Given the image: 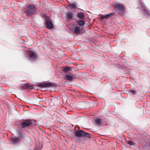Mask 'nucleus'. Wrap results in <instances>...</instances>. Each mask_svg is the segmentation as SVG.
<instances>
[{
  "instance_id": "6ab92c4d",
  "label": "nucleus",
  "mask_w": 150,
  "mask_h": 150,
  "mask_svg": "<svg viewBox=\"0 0 150 150\" xmlns=\"http://www.w3.org/2000/svg\"><path fill=\"white\" fill-rule=\"evenodd\" d=\"M129 92L133 95H136L137 93L136 92L132 90H129Z\"/></svg>"
},
{
  "instance_id": "4468645a",
  "label": "nucleus",
  "mask_w": 150,
  "mask_h": 150,
  "mask_svg": "<svg viewBox=\"0 0 150 150\" xmlns=\"http://www.w3.org/2000/svg\"><path fill=\"white\" fill-rule=\"evenodd\" d=\"M19 140V139L17 137L12 138L11 139V141L14 144L16 143H18Z\"/></svg>"
},
{
  "instance_id": "f8f14e48",
  "label": "nucleus",
  "mask_w": 150,
  "mask_h": 150,
  "mask_svg": "<svg viewBox=\"0 0 150 150\" xmlns=\"http://www.w3.org/2000/svg\"><path fill=\"white\" fill-rule=\"evenodd\" d=\"M73 13L71 11L68 12L66 14V19L67 20H70L73 17Z\"/></svg>"
},
{
  "instance_id": "9d476101",
  "label": "nucleus",
  "mask_w": 150,
  "mask_h": 150,
  "mask_svg": "<svg viewBox=\"0 0 150 150\" xmlns=\"http://www.w3.org/2000/svg\"><path fill=\"white\" fill-rule=\"evenodd\" d=\"M115 13H110L109 14H106V15H102V16H101V19H106L110 18L112 16L114 15Z\"/></svg>"
},
{
  "instance_id": "412c9836",
  "label": "nucleus",
  "mask_w": 150,
  "mask_h": 150,
  "mask_svg": "<svg viewBox=\"0 0 150 150\" xmlns=\"http://www.w3.org/2000/svg\"><path fill=\"white\" fill-rule=\"evenodd\" d=\"M18 137H22V133L21 132H19L18 133Z\"/></svg>"
},
{
  "instance_id": "1a4fd4ad",
  "label": "nucleus",
  "mask_w": 150,
  "mask_h": 150,
  "mask_svg": "<svg viewBox=\"0 0 150 150\" xmlns=\"http://www.w3.org/2000/svg\"><path fill=\"white\" fill-rule=\"evenodd\" d=\"M45 23L47 26V28L50 29L53 28V24L51 20L48 18L45 21Z\"/></svg>"
},
{
  "instance_id": "2eb2a0df",
  "label": "nucleus",
  "mask_w": 150,
  "mask_h": 150,
  "mask_svg": "<svg viewBox=\"0 0 150 150\" xmlns=\"http://www.w3.org/2000/svg\"><path fill=\"white\" fill-rule=\"evenodd\" d=\"M77 16L80 19H84V18L83 13L81 12L78 13L77 14Z\"/></svg>"
},
{
  "instance_id": "ddd939ff",
  "label": "nucleus",
  "mask_w": 150,
  "mask_h": 150,
  "mask_svg": "<svg viewBox=\"0 0 150 150\" xmlns=\"http://www.w3.org/2000/svg\"><path fill=\"white\" fill-rule=\"evenodd\" d=\"M72 67H63V71L64 73H66L67 72L69 71L71 69Z\"/></svg>"
},
{
  "instance_id": "f03ea898",
  "label": "nucleus",
  "mask_w": 150,
  "mask_h": 150,
  "mask_svg": "<svg viewBox=\"0 0 150 150\" xmlns=\"http://www.w3.org/2000/svg\"><path fill=\"white\" fill-rule=\"evenodd\" d=\"M74 135L76 137H86L88 138L91 137V136L89 133L81 130H76L75 132Z\"/></svg>"
},
{
  "instance_id": "9b49d317",
  "label": "nucleus",
  "mask_w": 150,
  "mask_h": 150,
  "mask_svg": "<svg viewBox=\"0 0 150 150\" xmlns=\"http://www.w3.org/2000/svg\"><path fill=\"white\" fill-rule=\"evenodd\" d=\"M52 84L50 82L40 84L39 86L43 87H50L52 86Z\"/></svg>"
},
{
  "instance_id": "423d86ee",
  "label": "nucleus",
  "mask_w": 150,
  "mask_h": 150,
  "mask_svg": "<svg viewBox=\"0 0 150 150\" xmlns=\"http://www.w3.org/2000/svg\"><path fill=\"white\" fill-rule=\"evenodd\" d=\"M94 120L96 123L99 125L102 126L105 124L104 120L102 118L96 117L95 118Z\"/></svg>"
},
{
  "instance_id": "6e6552de",
  "label": "nucleus",
  "mask_w": 150,
  "mask_h": 150,
  "mask_svg": "<svg viewBox=\"0 0 150 150\" xmlns=\"http://www.w3.org/2000/svg\"><path fill=\"white\" fill-rule=\"evenodd\" d=\"M33 85L32 84H30L29 83H27L25 85H23L20 87L19 88L20 89H25L26 88L32 89L33 88Z\"/></svg>"
},
{
  "instance_id": "20e7f679",
  "label": "nucleus",
  "mask_w": 150,
  "mask_h": 150,
  "mask_svg": "<svg viewBox=\"0 0 150 150\" xmlns=\"http://www.w3.org/2000/svg\"><path fill=\"white\" fill-rule=\"evenodd\" d=\"M33 120H23L21 124L22 128H24L32 126Z\"/></svg>"
},
{
  "instance_id": "39448f33",
  "label": "nucleus",
  "mask_w": 150,
  "mask_h": 150,
  "mask_svg": "<svg viewBox=\"0 0 150 150\" xmlns=\"http://www.w3.org/2000/svg\"><path fill=\"white\" fill-rule=\"evenodd\" d=\"M115 8L116 10H118L119 11V13L121 15L125 11V9L123 6L121 4L115 3L114 4Z\"/></svg>"
},
{
  "instance_id": "f257e3e1",
  "label": "nucleus",
  "mask_w": 150,
  "mask_h": 150,
  "mask_svg": "<svg viewBox=\"0 0 150 150\" xmlns=\"http://www.w3.org/2000/svg\"><path fill=\"white\" fill-rule=\"evenodd\" d=\"M37 8L34 5H30L28 6L26 10L24 13H26L28 16H31L37 13Z\"/></svg>"
},
{
  "instance_id": "f3484780",
  "label": "nucleus",
  "mask_w": 150,
  "mask_h": 150,
  "mask_svg": "<svg viewBox=\"0 0 150 150\" xmlns=\"http://www.w3.org/2000/svg\"><path fill=\"white\" fill-rule=\"evenodd\" d=\"M71 9H75L76 7V6L74 4H70L68 6Z\"/></svg>"
},
{
  "instance_id": "dca6fc26",
  "label": "nucleus",
  "mask_w": 150,
  "mask_h": 150,
  "mask_svg": "<svg viewBox=\"0 0 150 150\" xmlns=\"http://www.w3.org/2000/svg\"><path fill=\"white\" fill-rule=\"evenodd\" d=\"M66 77L67 79L69 81H71L73 79L74 76L73 75H66Z\"/></svg>"
},
{
  "instance_id": "a211bd4d",
  "label": "nucleus",
  "mask_w": 150,
  "mask_h": 150,
  "mask_svg": "<svg viewBox=\"0 0 150 150\" xmlns=\"http://www.w3.org/2000/svg\"><path fill=\"white\" fill-rule=\"evenodd\" d=\"M77 23L80 26H82L85 24V23L84 21L82 20H80L78 21Z\"/></svg>"
},
{
  "instance_id": "0eeeda50",
  "label": "nucleus",
  "mask_w": 150,
  "mask_h": 150,
  "mask_svg": "<svg viewBox=\"0 0 150 150\" xmlns=\"http://www.w3.org/2000/svg\"><path fill=\"white\" fill-rule=\"evenodd\" d=\"M75 25V24H74L73 25V27L72 26L70 27L69 28V29L70 30L75 33H79L80 32V28L79 27L77 26L74 27Z\"/></svg>"
},
{
  "instance_id": "7ed1b4c3",
  "label": "nucleus",
  "mask_w": 150,
  "mask_h": 150,
  "mask_svg": "<svg viewBox=\"0 0 150 150\" xmlns=\"http://www.w3.org/2000/svg\"><path fill=\"white\" fill-rule=\"evenodd\" d=\"M37 52L33 51L26 52V56L29 60H35L37 57Z\"/></svg>"
},
{
  "instance_id": "aec40b11",
  "label": "nucleus",
  "mask_w": 150,
  "mask_h": 150,
  "mask_svg": "<svg viewBox=\"0 0 150 150\" xmlns=\"http://www.w3.org/2000/svg\"><path fill=\"white\" fill-rule=\"evenodd\" d=\"M127 143L131 145H133L134 144V143L133 142L130 141H128Z\"/></svg>"
}]
</instances>
